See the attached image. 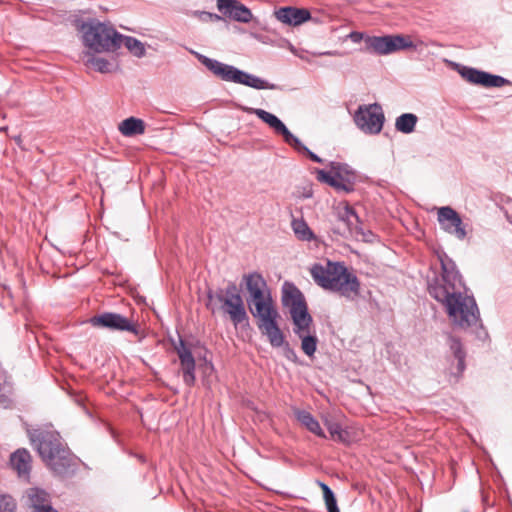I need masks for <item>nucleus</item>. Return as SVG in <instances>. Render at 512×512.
<instances>
[{"label": "nucleus", "instance_id": "f03ea898", "mask_svg": "<svg viewBox=\"0 0 512 512\" xmlns=\"http://www.w3.org/2000/svg\"><path fill=\"white\" fill-rule=\"evenodd\" d=\"M29 438L45 464L57 475H65L75 465L72 453L60 434L51 430H34Z\"/></svg>", "mask_w": 512, "mask_h": 512}, {"label": "nucleus", "instance_id": "aec40b11", "mask_svg": "<svg viewBox=\"0 0 512 512\" xmlns=\"http://www.w3.org/2000/svg\"><path fill=\"white\" fill-rule=\"evenodd\" d=\"M337 225L332 228L333 232L342 235H353V230L360 224V219L355 210L345 206L337 213Z\"/></svg>", "mask_w": 512, "mask_h": 512}, {"label": "nucleus", "instance_id": "f704fd0d", "mask_svg": "<svg viewBox=\"0 0 512 512\" xmlns=\"http://www.w3.org/2000/svg\"><path fill=\"white\" fill-rule=\"evenodd\" d=\"M16 504L9 496H0V512H15Z\"/></svg>", "mask_w": 512, "mask_h": 512}, {"label": "nucleus", "instance_id": "2eb2a0df", "mask_svg": "<svg viewBox=\"0 0 512 512\" xmlns=\"http://www.w3.org/2000/svg\"><path fill=\"white\" fill-rule=\"evenodd\" d=\"M456 71L467 82L482 87H502L510 84V81L502 76L493 75L473 67L455 64Z\"/></svg>", "mask_w": 512, "mask_h": 512}, {"label": "nucleus", "instance_id": "9d476101", "mask_svg": "<svg viewBox=\"0 0 512 512\" xmlns=\"http://www.w3.org/2000/svg\"><path fill=\"white\" fill-rule=\"evenodd\" d=\"M441 264V277L435 276L428 280V292L431 296L432 288H442V290L451 291V288L457 290H466L463 278L457 269L455 262L445 253L438 255Z\"/></svg>", "mask_w": 512, "mask_h": 512}, {"label": "nucleus", "instance_id": "1a4fd4ad", "mask_svg": "<svg viewBox=\"0 0 512 512\" xmlns=\"http://www.w3.org/2000/svg\"><path fill=\"white\" fill-rule=\"evenodd\" d=\"M241 285H244L248 292L246 302L249 308L253 307V310L260 311V309L273 304L267 283L260 273L252 272L244 274Z\"/></svg>", "mask_w": 512, "mask_h": 512}, {"label": "nucleus", "instance_id": "dca6fc26", "mask_svg": "<svg viewBox=\"0 0 512 512\" xmlns=\"http://www.w3.org/2000/svg\"><path fill=\"white\" fill-rule=\"evenodd\" d=\"M437 219L441 228L454 235L458 240H464L467 232L460 215L450 206L438 209Z\"/></svg>", "mask_w": 512, "mask_h": 512}, {"label": "nucleus", "instance_id": "393cba45", "mask_svg": "<svg viewBox=\"0 0 512 512\" xmlns=\"http://www.w3.org/2000/svg\"><path fill=\"white\" fill-rule=\"evenodd\" d=\"M27 503L34 509V512H45V509L52 507L48 503L47 492L39 488H30L28 490Z\"/></svg>", "mask_w": 512, "mask_h": 512}, {"label": "nucleus", "instance_id": "20e7f679", "mask_svg": "<svg viewBox=\"0 0 512 512\" xmlns=\"http://www.w3.org/2000/svg\"><path fill=\"white\" fill-rule=\"evenodd\" d=\"M79 29L82 32L83 44L90 50L102 53L119 49L121 34L112 25L89 19L82 22Z\"/></svg>", "mask_w": 512, "mask_h": 512}, {"label": "nucleus", "instance_id": "4c0bfd02", "mask_svg": "<svg viewBox=\"0 0 512 512\" xmlns=\"http://www.w3.org/2000/svg\"><path fill=\"white\" fill-rule=\"evenodd\" d=\"M281 347H283V349H284V355H285V357H286L288 360H290V361H292V362L296 363V362H297V360H298L297 354H296V352L294 351V349H293V348H291L290 344H289L285 339H284V344H283Z\"/></svg>", "mask_w": 512, "mask_h": 512}, {"label": "nucleus", "instance_id": "0eeeda50", "mask_svg": "<svg viewBox=\"0 0 512 512\" xmlns=\"http://www.w3.org/2000/svg\"><path fill=\"white\" fill-rule=\"evenodd\" d=\"M281 302L284 307L289 308L294 326L303 329L302 323L306 326L307 322H313L304 295L295 284L288 281L284 282Z\"/></svg>", "mask_w": 512, "mask_h": 512}, {"label": "nucleus", "instance_id": "423d86ee", "mask_svg": "<svg viewBox=\"0 0 512 512\" xmlns=\"http://www.w3.org/2000/svg\"><path fill=\"white\" fill-rule=\"evenodd\" d=\"M317 180L345 194L355 190L357 175L347 164L331 162L330 170L317 169Z\"/></svg>", "mask_w": 512, "mask_h": 512}, {"label": "nucleus", "instance_id": "412c9836", "mask_svg": "<svg viewBox=\"0 0 512 512\" xmlns=\"http://www.w3.org/2000/svg\"><path fill=\"white\" fill-rule=\"evenodd\" d=\"M279 21L290 26H299L311 19V13L306 8L286 6L276 11Z\"/></svg>", "mask_w": 512, "mask_h": 512}, {"label": "nucleus", "instance_id": "6e6552de", "mask_svg": "<svg viewBox=\"0 0 512 512\" xmlns=\"http://www.w3.org/2000/svg\"><path fill=\"white\" fill-rule=\"evenodd\" d=\"M250 312L254 318L258 319V328L263 335L267 336L270 345L274 348H280L284 344L285 335L279 327L280 314L274 303L260 309V311L253 310V307H250Z\"/></svg>", "mask_w": 512, "mask_h": 512}, {"label": "nucleus", "instance_id": "cd10ccee", "mask_svg": "<svg viewBox=\"0 0 512 512\" xmlns=\"http://www.w3.org/2000/svg\"><path fill=\"white\" fill-rule=\"evenodd\" d=\"M119 131L126 137L141 135L145 132V123L142 119L129 117L119 124Z\"/></svg>", "mask_w": 512, "mask_h": 512}, {"label": "nucleus", "instance_id": "473e14b6", "mask_svg": "<svg viewBox=\"0 0 512 512\" xmlns=\"http://www.w3.org/2000/svg\"><path fill=\"white\" fill-rule=\"evenodd\" d=\"M207 298V308L214 313L216 304L224 305L225 300L228 298L227 287L225 289L217 288L216 290L208 289Z\"/></svg>", "mask_w": 512, "mask_h": 512}, {"label": "nucleus", "instance_id": "4468645a", "mask_svg": "<svg viewBox=\"0 0 512 512\" xmlns=\"http://www.w3.org/2000/svg\"><path fill=\"white\" fill-rule=\"evenodd\" d=\"M89 322L95 328L107 329L110 331L130 332L136 336L140 334L138 324L115 312H103L94 315L90 318Z\"/></svg>", "mask_w": 512, "mask_h": 512}, {"label": "nucleus", "instance_id": "2f4dec72", "mask_svg": "<svg viewBox=\"0 0 512 512\" xmlns=\"http://www.w3.org/2000/svg\"><path fill=\"white\" fill-rule=\"evenodd\" d=\"M85 58V65L88 67H92L95 71L100 73L111 72L112 64L107 59L95 56L89 52L86 53Z\"/></svg>", "mask_w": 512, "mask_h": 512}, {"label": "nucleus", "instance_id": "37998d69", "mask_svg": "<svg viewBox=\"0 0 512 512\" xmlns=\"http://www.w3.org/2000/svg\"><path fill=\"white\" fill-rule=\"evenodd\" d=\"M0 402L4 403V402H6V399H4L3 396H1Z\"/></svg>", "mask_w": 512, "mask_h": 512}, {"label": "nucleus", "instance_id": "a211bd4d", "mask_svg": "<svg viewBox=\"0 0 512 512\" xmlns=\"http://www.w3.org/2000/svg\"><path fill=\"white\" fill-rule=\"evenodd\" d=\"M198 61L221 80L237 83L241 70L235 66L224 64L216 59L209 58L200 53H195Z\"/></svg>", "mask_w": 512, "mask_h": 512}, {"label": "nucleus", "instance_id": "5701e85b", "mask_svg": "<svg viewBox=\"0 0 512 512\" xmlns=\"http://www.w3.org/2000/svg\"><path fill=\"white\" fill-rule=\"evenodd\" d=\"M32 457L25 448H19L10 456L11 467L19 476H28L31 471Z\"/></svg>", "mask_w": 512, "mask_h": 512}, {"label": "nucleus", "instance_id": "c9c22d12", "mask_svg": "<svg viewBox=\"0 0 512 512\" xmlns=\"http://www.w3.org/2000/svg\"><path fill=\"white\" fill-rule=\"evenodd\" d=\"M353 235H355L356 237L361 236L362 240L365 242H373L374 239L376 238V235L372 231H370V230L365 231L360 226V224H358L357 227L355 228V230H353Z\"/></svg>", "mask_w": 512, "mask_h": 512}, {"label": "nucleus", "instance_id": "b1692460", "mask_svg": "<svg viewBox=\"0 0 512 512\" xmlns=\"http://www.w3.org/2000/svg\"><path fill=\"white\" fill-rule=\"evenodd\" d=\"M294 416L297 421L305 427L308 431L315 434L318 437L326 438L324 431L322 430L318 420L308 411L295 409Z\"/></svg>", "mask_w": 512, "mask_h": 512}, {"label": "nucleus", "instance_id": "ea45409f", "mask_svg": "<svg viewBox=\"0 0 512 512\" xmlns=\"http://www.w3.org/2000/svg\"><path fill=\"white\" fill-rule=\"evenodd\" d=\"M319 486L321 487V489H322V491H323V497H326V496H327V493H329V494L334 493V492L332 491V489H331L327 484H325V483H323V482H319Z\"/></svg>", "mask_w": 512, "mask_h": 512}, {"label": "nucleus", "instance_id": "7c9ffc66", "mask_svg": "<svg viewBox=\"0 0 512 512\" xmlns=\"http://www.w3.org/2000/svg\"><path fill=\"white\" fill-rule=\"evenodd\" d=\"M291 226L296 237L301 241H311L315 238L313 231L310 229L304 219H293Z\"/></svg>", "mask_w": 512, "mask_h": 512}, {"label": "nucleus", "instance_id": "f8f14e48", "mask_svg": "<svg viewBox=\"0 0 512 512\" xmlns=\"http://www.w3.org/2000/svg\"><path fill=\"white\" fill-rule=\"evenodd\" d=\"M366 45L378 55H387L399 50L416 49L410 36L394 34L384 36H370L366 39Z\"/></svg>", "mask_w": 512, "mask_h": 512}, {"label": "nucleus", "instance_id": "c85d7f7f", "mask_svg": "<svg viewBox=\"0 0 512 512\" xmlns=\"http://www.w3.org/2000/svg\"><path fill=\"white\" fill-rule=\"evenodd\" d=\"M124 45L128 51L135 57L142 58L146 54L144 43L132 36H125L121 34L119 40V48Z\"/></svg>", "mask_w": 512, "mask_h": 512}, {"label": "nucleus", "instance_id": "ddd939ff", "mask_svg": "<svg viewBox=\"0 0 512 512\" xmlns=\"http://www.w3.org/2000/svg\"><path fill=\"white\" fill-rule=\"evenodd\" d=\"M384 113L378 103L361 105L354 115L357 127L365 133L378 134L384 124Z\"/></svg>", "mask_w": 512, "mask_h": 512}, {"label": "nucleus", "instance_id": "6ab92c4d", "mask_svg": "<svg viewBox=\"0 0 512 512\" xmlns=\"http://www.w3.org/2000/svg\"><path fill=\"white\" fill-rule=\"evenodd\" d=\"M217 9L236 22L249 23L253 18L251 10L239 0H217Z\"/></svg>", "mask_w": 512, "mask_h": 512}, {"label": "nucleus", "instance_id": "a19ab883", "mask_svg": "<svg viewBox=\"0 0 512 512\" xmlns=\"http://www.w3.org/2000/svg\"><path fill=\"white\" fill-rule=\"evenodd\" d=\"M350 39L357 43L359 42L361 39H362V34L359 33V32H352L350 35H349Z\"/></svg>", "mask_w": 512, "mask_h": 512}, {"label": "nucleus", "instance_id": "4be33fe9", "mask_svg": "<svg viewBox=\"0 0 512 512\" xmlns=\"http://www.w3.org/2000/svg\"><path fill=\"white\" fill-rule=\"evenodd\" d=\"M313 322H307L305 326L302 323L303 329H299L298 326H294V333L301 339V349L309 357H312L316 350L318 339L316 335L311 334V326Z\"/></svg>", "mask_w": 512, "mask_h": 512}, {"label": "nucleus", "instance_id": "72a5a7b5", "mask_svg": "<svg viewBox=\"0 0 512 512\" xmlns=\"http://www.w3.org/2000/svg\"><path fill=\"white\" fill-rule=\"evenodd\" d=\"M327 429L329 434L333 440L344 441L345 431L342 429L341 425L336 422H328Z\"/></svg>", "mask_w": 512, "mask_h": 512}, {"label": "nucleus", "instance_id": "a878e982", "mask_svg": "<svg viewBox=\"0 0 512 512\" xmlns=\"http://www.w3.org/2000/svg\"><path fill=\"white\" fill-rule=\"evenodd\" d=\"M448 345H449L450 351L452 352L454 358L457 360V366H456L457 376H461L466 369V364H465L466 352L463 348L461 340L458 337H456L452 334H449L448 335Z\"/></svg>", "mask_w": 512, "mask_h": 512}, {"label": "nucleus", "instance_id": "f257e3e1", "mask_svg": "<svg viewBox=\"0 0 512 512\" xmlns=\"http://www.w3.org/2000/svg\"><path fill=\"white\" fill-rule=\"evenodd\" d=\"M466 290H457L451 288V291L442 290V288H432L431 297L441 303L451 320V323L460 329H471L477 333V337L483 339L487 337L484 330L479 308L473 296L465 293Z\"/></svg>", "mask_w": 512, "mask_h": 512}, {"label": "nucleus", "instance_id": "c756f323", "mask_svg": "<svg viewBox=\"0 0 512 512\" xmlns=\"http://www.w3.org/2000/svg\"><path fill=\"white\" fill-rule=\"evenodd\" d=\"M418 122V117L413 113H404L396 118L395 128L397 131L410 134L415 130V126Z\"/></svg>", "mask_w": 512, "mask_h": 512}, {"label": "nucleus", "instance_id": "58836bf2", "mask_svg": "<svg viewBox=\"0 0 512 512\" xmlns=\"http://www.w3.org/2000/svg\"><path fill=\"white\" fill-rule=\"evenodd\" d=\"M202 19L209 20L212 22H218V21L223 20V17L218 14L211 13V12H202Z\"/></svg>", "mask_w": 512, "mask_h": 512}, {"label": "nucleus", "instance_id": "9b49d317", "mask_svg": "<svg viewBox=\"0 0 512 512\" xmlns=\"http://www.w3.org/2000/svg\"><path fill=\"white\" fill-rule=\"evenodd\" d=\"M227 293L228 298L225 300L224 305H220L218 308L229 316L235 327L248 326L249 316L245 308L244 300L234 282L228 283Z\"/></svg>", "mask_w": 512, "mask_h": 512}, {"label": "nucleus", "instance_id": "e433bc0d", "mask_svg": "<svg viewBox=\"0 0 512 512\" xmlns=\"http://www.w3.org/2000/svg\"><path fill=\"white\" fill-rule=\"evenodd\" d=\"M324 500H325V504H326V508H327L328 512H340L334 493H332V494L327 493V496L324 497Z\"/></svg>", "mask_w": 512, "mask_h": 512}, {"label": "nucleus", "instance_id": "79ce46f5", "mask_svg": "<svg viewBox=\"0 0 512 512\" xmlns=\"http://www.w3.org/2000/svg\"><path fill=\"white\" fill-rule=\"evenodd\" d=\"M45 512H58V511L55 510L53 507H48L47 509H45Z\"/></svg>", "mask_w": 512, "mask_h": 512}, {"label": "nucleus", "instance_id": "7ed1b4c3", "mask_svg": "<svg viewBox=\"0 0 512 512\" xmlns=\"http://www.w3.org/2000/svg\"><path fill=\"white\" fill-rule=\"evenodd\" d=\"M314 282L320 287L337 292L348 300L360 295V281L342 262L328 261L324 267L314 264L310 270Z\"/></svg>", "mask_w": 512, "mask_h": 512}, {"label": "nucleus", "instance_id": "39448f33", "mask_svg": "<svg viewBox=\"0 0 512 512\" xmlns=\"http://www.w3.org/2000/svg\"><path fill=\"white\" fill-rule=\"evenodd\" d=\"M249 114H255L259 119L266 123L273 131L283 137L284 141L293 147L297 152L306 154L307 157L316 163H322L323 160L318 155L309 150L295 135H293L286 125L274 114L260 109L246 107L243 109Z\"/></svg>", "mask_w": 512, "mask_h": 512}, {"label": "nucleus", "instance_id": "bb28decb", "mask_svg": "<svg viewBox=\"0 0 512 512\" xmlns=\"http://www.w3.org/2000/svg\"><path fill=\"white\" fill-rule=\"evenodd\" d=\"M238 84H242L257 90H263V89H270V90H277L279 89V86L273 83H269L268 81L255 76L253 74H250L248 72H245L241 70L240 73V79L238 81Z\"/></svg>", "mask_w": 512, "mask_h": 512}, {"label": "nucleus", "instance_id": "f3484780", "mask_svg": "<svg viewBox=\"0 0 512 512\" xmlns=\"http://www.w3.org/2000/svg\"><path fill=\"white\" fill-rule=\"evenodd\" d=\"M174 350L176 351L181 369L183 372V381L188 387H192L195 384V368L196 362L192 354L190 346L181 338L177 343H174Z\"/></svg>", "mask_w": 512, "mask_h": 512}]
</instances>
